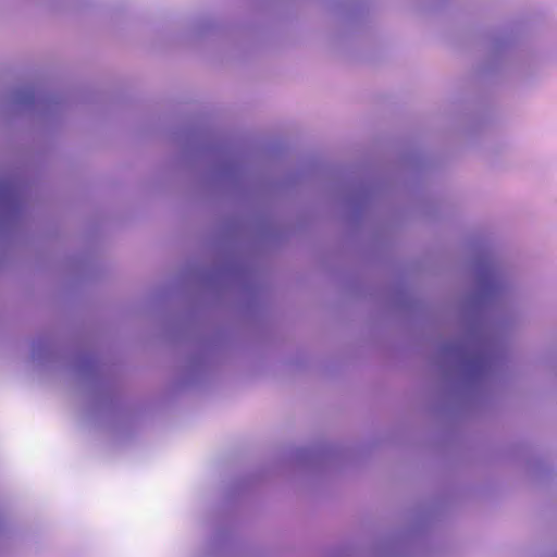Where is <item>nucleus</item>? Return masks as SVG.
<instances>
[{
  "mask_svg": "<svg viewBox=\"0 0 557 557\" xmlns=\"http://www.w3.org/2000/svg\"><path fill=\"white\" fill-rule=\"evenodd\" d=\"M34 99V95L30 90H20L16 91L12 97V103L13 104H26L32 102Z\"/></svg>",
  "mask_w": 557,
  "mask_h": 557,
  "instance_id": "obj_1",
  "label": "nucleus"
}]
</instances>
